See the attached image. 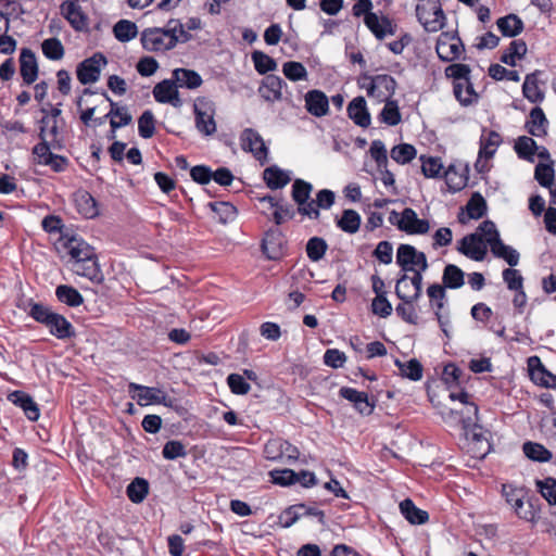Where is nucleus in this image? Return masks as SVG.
Here are the masks:
<instances>
[{"label": "nucleus", "mask_w": 556, "mask_h": 556, "mask_svg": "<svg viewBox=\"0 0 556 556\" xmlns=\"http://www.w3.org/2000/svg\"><path fill=\"white\" fill-rule=\"evenodd\" d=\"M28 315L37 323L45 325L49 332L59 340L71 339L76 334L73 325L63 315L40 303H30Z\"/></svg>", "instance_id": "f257e3e1"}, {"label": "nucleus", "mask_w": 556, "mask_h": 556, "mask_svg": "<svg viewBox=\"0 0 556 556\" xmlns=\"http://www.w3.org/2000/svg\"><path fill=\"white\" fill-rule=\"evenodd\" d=\"M488 220L482 222L475 232L469 233L457 242V251L466 257L481 262L484 260L488 248L491 245L492 235L482 229Z\"/></svg>", "instance_id": "f03ea898"}, {"label": "nucleus", "mask_w": 556, "mask_h": 556, "mask_svg": "<svg viewBox=\"0 0 556 556\" xmlns=\"http://www.w3.org/2000/svg\"><path fill=\"white\" fill-rule=\"evenodd\" d=\"M358 86L367 96L377 103L391 100L396 89L395 79L387 74L376 76L364 75L358 80Z\"/></svg>", "instance_id": "7ed1b4c3"}, {"label": "nucleus", "mask_w": 556, "mask_h": 556, "mask_svg": "<svg viewBox=\"0 0 556 556\" xmlns=\"http://www.w3.org/2000/svg\"><path fill=\"white\" fill-rule=\"evenodd\" d=\"M388 220L392 226L407 235H426L430 230V223L427 219L419 218L410 207L404 208L401 213L391 211Z\"/></svg>", "instance_id": "20e7f679"}, {"label": "nucleus", "mask_w": 556, "mask_h": 556, "mask_svg": "<svg viewBox=\"0 0 556 556\" xmlns=\"http://www.w3.org/2000/svg\"><path fill=\"white\" fill-rule=\"evenodd\" d=\"M416 15L427 31H439L445 24V14L439 0H419Z\"/></svg>", "instance_id": "39448f33"}, {"label": "nucleus", "mask_w": 556, "mask_h": 556, "mask_svg": "<svg viewBox=\"0 0 556 556\" xmlns=\"http://www.w3.org/2000/svg\"><path fill=\"white\" fill-rule=\"evenodd\" d=\"M195 115V128L204 136H212L216 132L215 104L206 97H199L193 103Z\"/></svg>", "instance_id": "423d86ee"}, {"label": "nucleus", "mask_w": 556, "mask_h": 556, "mask_svg": "<svg viewBox=\"0 0 556 556\" xmlns=\"http://www.w3.org/2000/svg\"><path fill=\"white\" fill-rule=\"evenodd\" d=\"M396 263L404 271L422 275L428 268L426 254L410 244H401L396 252Z\"/></svg>", "instance_id": "0eeeda50"}, {"label": "nucleus", "mask_w": 556, "mask_h": 556, "mask_svg": "<svg viewBox=\"0 0 556 556\" xmlns=\"http://www.w3.org/2000/svg\"><path fill=\"white\" fill-rule=\"evenodd\" d=\"M128 393L130 394L131 399L136 400L137 404L140 406H147L151 404H163L166 406L170 405L167 403V394L159 388L146 387L130 382L128 384Z\"/></svg>", "instance_id": "6e6552de"}, {"label": "nucleus", "mask_w": 556, "mask_h": 556, "mask_svg": "<svg viewBox=\"0 0 556 556\" xmlns=\"http://www.w3.org/2000/svg\"><path fill=\"white\" fill-rule=\"evenodd\" d=\"M435 51L440 60L452 62L460 59L465 48L458 36L452 33H442L437 40Z\"/></svg>", "instance_id": "1a4fd4ad"}, {"label": "nucleus", "mask_w": 556, "mask_h": 556, "mask_svg": "<svg viewBox=\"0 0 556 556\" xmlns=\"http://www.w3.org/2000/svg\"><path fill=\"white\" fill-rule=\"evenodd\" d=\"M482 229H485L489 232L488 235H492L490 249L493 255L495 257L505 260L511 267L518 265L519 253L514 248L503 243L495 224L491 220H488Z\"/></svg>", "instance_id": "9d476101"}, {"label": "nucleus", "mask_w": 556, "mask_h": 556, "mask_svg": "<svg viewBox=\"0 0 556 556\" xmlns=\"http://www.w3.org/2000/svg\"><path fill=\"white\" fill-rule=\"evenodd\" d=\"M142 47L147 51L161 52L173 49L174 38L164 28L152 27L142 30L140 36Z\"/></svg>", "instance_id": "9b49d317"}, {"label": "nucleus", "mask_w": 556, "mask_h": 556, "mask_svg": "<svg viewBox=\"0 0 556 556\" xmlns=\"http://www.w3.org/2000/svg\"><path fill=\"white\" fill-rule=\"evenodd\" d=\"M108 63L102 53H94L77 65V79L83 85L93 84L99 80L101 68Z\"/></svg>", "instance_id": "f8f14e48"}, {"label": "nucleus", "mask_w": 556, "mask_h": 556, "mask_svg": "<svg viewBox=\"0 0 556 556\" xmlns=\"http://www.w3.org/2000/svg\"><path fill=\"white\" fill-rule=\"evenodd\" d=\"M299 454L298 447L280 438L269 440L264 446V455L269 460H295Z\"/></svg>", "instance_id": "ddd939ff"}, {"label": "nucleus", "mask_w": 556, "mask_h": 556, "mask_svg": "<svg viewBox=\"0 0 556 556\" xmlns=\"http://www.w3.org/2000/svg\"><path fill=\"white\" fill-rule=\"evenodd\" d=\"M240 146L243 151L251 152L261 164L267 162L268 149L262 136L255 129L245 128L242 130Z\"/></svg>", "instance_id": "4468645a"}, {"label": "nucleus", "mask_w": 556, "mask_h": 556, "mask_svg": "<svg viewBox=\"0 0 556 556\" xmlns=\"http://www.w3.org/2000/svg\"><path fill=\"white\" fill-rule=\"evenodd\" d=\"M427 294L430 299V305L434 309V314L439 321V325L444 333H447V327L450 326V316L444 314L443 309L446 303L445 288L439 283H433L428 287Z\"/></svg>", "instance_id": "2eb2a0df"}, {"label": "nucleus", "mask_w": 556, "mask_h": 556, "mask_svg": "<svg viewBox=\"0 0 556 556\" xmlns=\"http://www.w3.org/2000/svg\"><path fill=\"white\" fill-rule=\"evenodd\" d=\"M422 275L417 273L412 277L406 274L400 277L395 285V293L402 301H417L421 294Z\"/></svg>", "instance_id": "dca6fc26"}, {"label": "nucleus", "mask_w": 556, "mask_h": 556, "mask_svg": "<svg viewBox=\"0 0 556 556\" xmlns=\"http://www.w3.org/2000/svg\"><path fill=\"white\" fill-rule=\"evenodd\" d=\"M364 23L378 40L393 36L396 30V25L389 17L377 13L366 14Z\"/></svg>", "instance_id": "f3484780"}, {"label": "nucleus", "mask_w": 556, "mask_h": 556, "mask_svg": "<svg viewBox=\"0 0 556 556\" xmlns=\"http://www.w3.org/2000/svg\"><path fill=\"white\" fill-rule=\"evenodd\" d=\"M263 252L269 260H279L286 249V239L278 228L269 229L262 242Z\"/></svg>", "instance_id": "a211bd4d"}, {"label": "nucleus", "mask_w": 556, "mask_h": 556, "mask_svg": "<svg viewBox=\"0 0 556 556\" xmlns=\"http://www.w3.org/2000/svg\"><path fill=\"white\" fill-rule=\"evenodd\" d=\"M275 484L282 486L300 482L304 486L313 485V473L308 471L294 472L291 469L271 470L269 472Z\"/></svg>", "instance_id": "6ab92c4d"}, {"label": "nucleus", "mask_w": 556, "mask_h": 556, "mask_svg": "<svg viewBox=\"0 0 556 556\" xmlns=\"http://www.w3.org/2000/svg\"><path fill=\"white\" fill-rule=\"evenodd\" d=\"M39 138L41 141L33 148L34 160L37 164L46 166V161L54 155L52 150H60L62 143L60 140H48L45 127H40Z\"/></svg>", "instance_id": "aec40b11"}, {"label": "nucleus", "mask_w": 556, "mask_h": 556, "mask_svg": "<svg viewBox=\"0 0 556 556\" xmlns=\"http://www.w3.org/2000/svg\"><path fill=\"white\" fill-rule=\"evenodd\" d=\"M502 143V137L498 132L494 130L483 129L480 137V148H479V157L477 161V166L481 164L482 160H490L494 156L497 151V148Z\"/></svg>", "instance_id": "412c9836"}, {"label": "nucleus", "mask_w": 556, "mask_h": 556, "mask_svg": "<svg viewBox=\"0 0 556 556\" xmlns=\"http://www.w3.org/2000/svg\"><path fill=\"white\" fill-rule=\"evenodd\" d=\"M62 14L76 31L88 30V17L81 8L73 1H65L61 5Z\"/></svg>", "instance_id": "4be33fe9"}, {"label": "nucleus", "mask_w": 556, "mask_h": 556, "mask_svg": "<svg viewBox=\"0 0 556 556\" xmlns=\"http://www.w3.org/2000/svg\"><path fill=\"white\" fill-rule=\"evenodd\" d=\"M175 80L164 79L153 88L154 99L160 103H170L174 106L180 104L179 93Z\"/></svg>", "instance_id": "5701e85b"}, {"label": "nucleus", "mask_w": 556, "mask_h": 556, "mask_svg": "<svg viewBox=\"0 0 556 556\" xmlns=\"http://www.w3.org/2000/svg\"><path fill=\"white\" fill-rule=\"evenodd\" d=\"M20 73L23 78V81L27 85L33 84L37 79L38 64H37L36 55L28 48H24L21 51Z\"/></svg>", "instance_id": "b1692460"}, {"label": "nucleus", "mask_w": 556, "mask_h": 556, "mask_svg": "<svg viewBox=\"0 0 556 556\" xmlns=\"http://www.w3.org/2000/svg\"><path fill=\"white\" fill-rule=\"evenodd\" d=\"M65 248L71 255L73 264L81 263L92 256H96L94 249L77 237H71L65 242Z\"/></svg>", "instance_id": "393cba45"}, {"label": "nucleus", "mask_w": 556, "mask_h": 556, "mask_svg": "<svg viewBox=\"0 0 556 556\" xmlns=\"http://www.w3.org/2000/svg\"><path fill=\"white\" fill-rule=\"evenodd\" d=\"M8 400L14 405L21 407L29 420L36 421L39 418V407L27 393L23 391H13L8 395Z\"/></svg>", "instance_id": "a878e982"}, {"label": "nucleus", "mask_w": 556, "mask_h": 556, "mask_svg": "<svg viewBox=\"0 0 556 556\" xmlns=\"http://www.w3.org/2000/svg\"><path fill=\"white\" fill-rule=\"evenodd\" d=\"M503 494L507 503L514 508L518 517L529 520L532 516L531 511H523L525 490L513 485H503Z\"/></svg>", "instance_id": "bb28decb"}, {"label": "nucleus", "mask_w": 556, "mask_h": 556, "mask_svg": "<svg viewBox=\"0 0 556 556\" xmlns=\"http://www.w3.org/2000/svg\"><path fill=\"white\" fill-rule=\"evenodd\" d=\"M340 395L354 404V407L362 415H370L374 410V404L369 402L368 395L365 392L358 391L353 388L343 387L340 389Z\"/></svg>", "instance_id": "cd10ccee"}, {"label": "nucleus", "mask_w": 556, "mask_h": 556, "mask_svg": "<svg viewBox=\"0 0 556 556\" xmlns=\"http://www.w3.org/2000/svg\"><path fill=\"white\" fill-rule=\"evenodd\" d=\"M283 79L277 75H267L258 88V92L266 101H278L282 97Z\"/></svg>", "instance_id": "c85d7f7f"}, {"label": "nucleus", "mask_w": 556, "mask_h": 556, "mask_svg": "<svg viewBox=\"0 0 556 556\" xmlns=\"http://www.w3.org/2000/svg\"><path fill=\"white\" fill-rule=\"evenodd\" d=\"M348 114L349 117L359 127L367 128L371 123L366 100L363 97H356L349 103Z\"/></svg>", "instance_id": "c756f323"}, {"label": "nucleus", "mask_w": 556, "mask_h": 556, "mask_svg": "<svg viewBox=\"0 0 556 556\" xmlns=\"http://www.w3.org/2000/svg\"><path fill=\"white\" fill-rule=\"evenodd\" d=\"M540 71L528 74L522 85V94L531 103H541L545 98V93L540 87Z\"/></svg>", "instance_id": "7c9ffc66"}, {"label": "nucleus", "mask_w": 556, "mask_h": 556, "mask_svg": "<svg viewBox=\"0 0 556 556\" xmlns=\"http://www.w3.org/2000/svg\"><path fill=\"white\" fill-rule=\"evenodd\" d=\"M312 190V186L308 182H305L301 179H295L292 186V198L299 204V212L311 216L313 211V202L306 203L309 193Z\"/></svg>", "instance_id": "2f4dec72"}, {"label": "nucleus", "mask_w": 556, "mask_h": 556, "mask_svg": "<svg viewBox=\"0 0 556 556\" xmlns=\"http://www.w3.org/2000/svg\"><path fill=\"white\" fill-rule=\"evenodd\" d=\"M548 121L540 106L530 111L526 128L534 137H544L547 134Z\"/></svg>", "instance_id": "473e14b6"}, {"label": "nucleus", "mask_w": 556, "mask_h": 556, "mask_svg": "<svg viewBox=\"0 0 556 556\" xmlns=\"http://www.w3.org/2000/svg\"><path fill=\"white\" fill-rule=\"evenodd\" d=\"M72 270L96 283H100L103 280V275L97 262V256H92L81 263L73 264Z\"/></svg>", "instance_id": "72a5a7b5"}, {"label": "nucleus", "mask_w": 556, "mask_h": 556, "mask_svg": "<svg viewBox=\"0 0 556 556\" xmlns=\"http://www.w3.org/2000/svg\"><path fill=\"white\" fill-rule=\"evenodd\" d=\"M446 186L451 192L463 190L467 186L468 176L464 168L450 165L444 172Z\"/></svg>", "instance_id": "f704fd0d"}, {"label": "nucleus", "mask_w": 556, "mask_h": 556, "mask_svg": "<svg viewBox=\"0 0 556 556\" xmlns=\"http://www.w3.org/2000/svg\"><path fill=\"white\" fill-rule=\"evenodd\" d=\"M74 201L78 212L83 216L92 218L98 215L97 202L88 191L78 190L75 192Z\"/></svg>", "instance_id": "c9c22d12"}, {"label": "nucleus", "mask_w": 556, "mask_h": 556, "mask_svg": "<svg viewBox=\"0 0 556 556\" xmlns=\"http://www.w3.org/2000/svg\"><path fill=\"white\" fill-rule=\"evenodd\" d=\"M362 217L355 210L346 208L336 219L337 227L345 233L354 235L359 230Z\"/></svg>", "instance_id": "e433bc0d"}, {"label": "nucleus", "mask_w": 556, "mask_h": 556, "mask_svg": "<svg viewBox=\"0 0 556 556\" xmlns=\"http://www.w3.org/2000/svg\"><path fill=\"white\" fill-rule=\"evenodd\" d=\"M400 510L404 518L412 525H424L428 521L429 515L414 504L409 498L400 503Z\"/></svg>", "instance_id": "4c0bfd02"}, {"label": "nucleus", "mask_w": 556, "mask_h": 556, "mask_svg": "<svg viewBox=\"0 0 556 556\" xmlns=\"http://www.w3.org/2000/svg\"><path fill=\"white\" fill-rule=\"evenodd\" d=\"M263 178L270 189H280L289 184L291 177L288 172L282 170L277 165L264 169Z\"/></svg>", "instance_id": "58836bf2"}, {"label": "nucleus", "mask_w": 556, "mask_h": 556, "mask_svg": "<svg viewBox=\"0 0 556 556\" xmlns=\"http://www.w3.org/2000/svg\"><path fill=\"white\" fill-rule=\"evenodd\" d=\"M173 78L178 87L195 89L203 83L199 73L187 68H176L173 72Z\"/></svg>", "instance_id": "ea45409f"}, {"label": "nucleus", "mask_w": 556, "mask_h": 556, "mask_svg": "<svg viewBox=\"0 0 556 556\" xmlns=\"http://www.w3.org/2000/svg\"><path fill=\"white\" fill-rule=\"evenodd\" d=\"M108 101H110L111 110L105 115V118L110 117L111 128L117 129L124 126H127L131 122V115L128 113L127 109L124 106H118L116 102H113L106 93H104Z\"/></svg>", "instance_id": "a19ab883"}, {"label": "nucleus", "mask_w": 556, "mask_h": 556, "mask_svg": "<svg viewBox=\"0 0 556 556\" xmlns=\"http://www.w3.org/2000/svg\"><path fill=\"white\" fill-rule=\"evenodd\" d=\"M454 94L459 103L468 106L478 100V94L469 79L454 83Z\"/></svg>", "instance_id": "79ce46f5"}, {"label": "nucleus", "mask_w": 556, "mask_h": 556, "mask_svg": "<svg viewBox=\"0 0 556 556\" xmlns=\"http://www.w3.org/2000/svg\"><path fill=\"white\" fill-rule=\"evenodd\" d=\"M496 25L505 37H515L523 30V22L515 14L498 18Z\"/></svg>", "instance_id": "37998d69"}, {"label": "nucleus", "mask_w": 556, "mask_h": 556, "mask_svg": "<svg viewBox=\"0 0 556 556\" xmlns=\"http://www.w3.org/2000/svg\"><path fill=\"white\" fill-rule=\"evenodd\" d=\"M464 277L465 274L458 266L448 264L443 270V287L450 289H458L465 283Z\"/></svg>", "instance_id": "c03bdc74"}, {"label": "nucleus", "mask_w": 556, "mask_h": 556, "mask_svg": "<svg viewBox=\"0 0 556 556\" xmlns=\"http://www.w3.org/2000/svg\"><path fill=\"white\" fill-rule=\"evenodd\" d=\"M128 498L136 504L141 503L149 493V483L143 478H135L127 486Z\"/></svg>", "instance_id": "a18cd8bd"}, {"label": "nucleus", "mask_w": 556, "mask_h": 556, "mask_svg": "<svg viewBox=\"0 0 556 556\" xmlns=\"http://www.w3.org/2000/svg\"><path fill=\"white\" fill-rule=\"evenodd\" d=\"M522 451L533 462L546 463L552 458V453L540 443L526 442L523 443Z\"/></svg>", "instance_id": "49530a36"}, {"label": "nucleus", "mask_w": 556, "mask_h": 556, "mask_svg": "<svg viewBox=\"0 0 556 556\" xmlns=\"http://www.w3.org/2000/svg\"><path fill=\"white\" fill-rule=\"evenodd\" d=\"M384 106L379 114L380 122L389 126H396L402 121L399 103L395 100L383 102Z\"/></svg>", "instance_id": "de8ad7c7"}, {"label": "nucleus", "mask_w": 556, "mask_h": 556, "mask_svg": "<svg viewBox=\"0 0 556 556\" xmlns=\"http://www.w3.org/2000/svg\"><path fill=\"white\" fill-rule=\"evenodd\" d=\"M55 295L60 302L72 307L79 306L84 302L81 294L75 288L66 285L56 287Z\"/></svg>", "instance_id": "09e8293b"}, {"label": "nucleus", "mask_w": 556, "mask_h": 556, "mask_svg": "<svg viewBox=\"0 0 556 556\" xmlns=\"http://www.w3.org/2000/svg\"><path fill=\"white\" fill-rule=\"evenodd\" d=\"M113 33L118 41L127 42L137 36L138 28L134 22L128 20H121L114 25Z\"/></svg>", "instance_id": "8fccbe9b"}, {"label": "nucleus", "mask_w": 556, "mask_h": 556, "mask_svg": "<svg viewBox=\"0 0 556 556\" xmlns=\"http://www.w3.org/2000/svg\"><path fill=\"white\" fill-rule=\"evenodd\" d=\"M534 178L542 187L551 188L555 179L554 162L539 163L535 166Z\"/></svg>", "instance_id": "3c124183"}, {"label": "nucleus", "mask_w": 556, "mask_h": 556, "mask_svg": "<svg viewBox=\"0 0 556 556\" xmlns=\"http://www.w3.org/2000/svg\"><path fill=\"white\" fill-rule=\"evenodd\" d=\"M421 172L427 178H438L443 170V163L440 157L421 155Z\"/></svg>", "instance_id": "603ef678"}, {"label": "nucleus", "mask_w": 556, "mask_h": 556, "mask_svg": "<svg viewBox=\"0 0 556 556\" xmlns=\"http://www.w3.org/2000/svg\"><path fill=\"white\" fill-rule=\"evenodd\" d=\"M538 146L535 141L527 136H521L515 143V151L520 159L533 161Z\"/></svg>", "instance_id": "864d4df0"}, {"label": "nucleus", "mask_w": 556, "mask_h": 556, "mask_svg": "<svg viewBox=\"0 0 556 556\" xmlns=\"http://www.w3.org/2000/svg\"><path fill=\"white\" fill-rule=\"evenodd\" d=\"M43 55L52 61H59L64 56V47L60 39L52 37L45 39L41 43Z\"/></svg>", "instance_id": "5fc2aeb1"}, {"label": "nucleus", "mask_w": 556, "mask_h": 556, "mask_svg": "<svg viewBox=\"0 0 556 556\" xmlns=\"http://www.w3.org/2000/svg\"><path fill=\"white\" fill-rule=\"evenodd\" d=\"M164 29L166 34L174 38V42H172L174 48L178 42H187L191 39V35L178 20H169Z\"/></svg>", "instance_id": "6e6d98bb"}, {"label": "nucleus", "mask_w": 556, "mask_h": 556, "mask_svg": "<svg viewBox=\"0 0 556 556\" xmlns=\"http://www.w3.org/2000/svg\"><path fill=\"white\" fill-rule=\"evenodd\" d=\"M416 149L408 143H401L391 149L390 156L399 164L409 163L416 156Z\"/></svg>", "instance_id": "4d7b16f0"}, {"label": "nucleus", "mask_w": 556, "mask_h": 556, "mask_svg": "<svg viewBox=\"0 0 556 556\" xmlns=\"http://www.w3.org/2000/svg\"><path fill=\"white\" fill-rule=\"evenodd\" d=\"M395 364L397 365L399 370L403 377L413 381H418L421 379L422 366L417 359L413 358L404 363L396 361Z\"/></svg>", "instance_id": "13d9d810"}, {"label": "nucleus", "mask_w": 556, "mask_h": 556, "mask_svg": "<svg viewBox=\"0 0 556 556\" xmlns=\"http://www.w3.org/2000/svg\"><path fill=\"white\" fill-rule=\"evenodd\" d=\"M486 212V203L481 194L475 193L466 204V215L469 219H479Z\"/></svg>", "instance_id": "bf43d9fd"}, {"label": "nucleus", "mask_w": 556, "mask_h": 556, "mask_svg": "<svg viewBox=\"0 0 556 556\" xmlns=\"http://www.w3.org/2000/svg\"><path fill=\"white\" fill-rule=\"evenodd\" d=\"M283 75L292 81L307 79L308 73L300 62L288 61L282 65Z\"/></svg>", "instance_id": "052dcab7"}, {"label": "nucleus", "mask_w": 556, "mask_h": 556, "mask_svg": "<svg viewBox=\"0 0 556 556\" xmlns=\"http://www.w3.org/2000/svg\"><path fill=\"white\" fill-rule=\"evenodd\" d=\"M138 131L140 137L149 139L155 131V118L151 111H144L138 119Z\"/></svg>", "instance_id": "680f3d73"}, {"label": "nucleus", "mask_w": 556, "mask_h": 556, "mask_svg": "<svg viewBox=\"0 0 556 556\" xmlns=\"http://www.w3.org/2000/svg\"><path fill=\"white\" fill-rule=\"evenodd\" d=\"M252 61L254 63L255 70L260 74H266L268 72L275 71L277 66L276 61L262 51H254L252 53Z\"/></svg>", "instance_id": "e2e57ef3"}, {"label": "nucleus", "mask_w": 556, "mask_h": 556, "mask_svg": "<svg viewBox=\"0 0 556 556\" xmlns=\"http://www.w3.org/2000/svg\"><path fill=\"white\" fill-rule=\"evenodd\" d=\"M162 455L165 459L168 460L185 457L187 455L186 446L180 441L170 440L165 443Z\"/></svg>", "instance_id": "0e129e2a"}, {"label": "nucleus", "mask_w": 556, "mask_h": 556, "mask_svg": "<svg viewBox=\"0 0 556 556\" xmlns=\"http://www.w3.org/2000/svg\"><path fill=\"white\" fill-rule=\"evenodd\" d=\"M370 156L375 160L377 168L388 166V153L384 143L381 140H374L369 148Z\"/></svg>", "instance_id": "69168bd1"}, {"label": "nucleus", "mask_w": 556, "mask_h": 556, "mask_svg": "<svg viewBox=\"0 0 556 556\" xmlns=\"http://www.w3.org/2000/svg\"><path fill=\"white\" fill-rule=\"evenodd\" d=\"M208 206L219 216V220L224 224L236 217V207L228 202H211Z\"/></svg>", "instance_id": "338daca9"}, {"label": "nucleus", "mask_w": 556, "mask_h": 556, "mask_svg": "<svg viewBox=\"0 0 556 556\" xmlns=\"http://www.w3.org/2000/svg\"><path fill=\"white\" fill-rule=\"evenodd\" d=\"M539 492L551 504H556V480L547 478L543 481H536Z\"/></svg>", "instance_id": "774afa93"}]
</instances>
